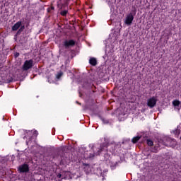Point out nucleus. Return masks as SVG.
<instances>
[{
  "label": "nucleus",
  "mask_w": 181,
  "mask_h": 181,
  "mask_svg": "<svg viewBox=\"0 0 181 181\" xmlns=\"http://www.w3.org/2000/svg\"><path fill=\"white\" fill-rule=\"evenodd\" d=\"M139 139H141V137L140 136H136V137H134L132 139V142L133 144H136V142H138V140Z\"/></svg>",
  "instance_id": "obj_12"
},
{
  "label": "nucleus",
  "mask_w": 181,
  "mask_h": 181,
  "mask_svg": "<svg viewBox=\"0 0 181 181\" xmlns=\"http://www.w3.org/2000/svg\"><path fill=\"white\" fill-rule=\"evenodd\" d=\"M180 105V101L175 100L173 102V105H174V107H179V105Z\"/></svg>",
  "instance_id": "obj_9"
},
{
  "label": "nucleus",
  "mask_w": 181,
  "mask_h": 181,
  "mask_svg": "<svg viewBox=\"0 0 181 181\" xmlns=\"http://www.w3.org/2000/svg\"><path fill=\"white\" fill-rule=\"evenodd\" d=\"M171 141H172V139H170V138L165 137V138H164V139L163 141V145H165V146H169V145H170Z\"/></svg>",
  "instance_id": "obj_6"
},
{
  "label": "nucleus",
  "mask_w": 181,
  "mask_h": 181,
  "mask_svg": "<svg viewBox=\"0 0 181 181\" xmlns=\"http://www.w3.org/2000/svg\"><path fill=\"white\" fill-rule=\"evenodd\" d=\"M63 179H71V177H70V173L66 172L65 176L63 177Z\"/></svg>",
  "instance_id": "obj_11"
},
{
  "label": "nucleus",
  "mask_w": 181,
  "mask_h": 181,
  "mask_svg": "<svg viewBox=\"0 0 181 181\" xmlns=\"http://www.w3.org/2000/svg\"><path fill=\"white\" fill-rule=\"evenodd\" d=\"M18 170L21 173H25V172H28V170H29V165H28L27 164H23L22 165H20L18 168Z\"/></svg>",
  "instance_id": "obj_5"
},
{
  "label": "nucleus",
  "mask_w": 181,
  "mask_h": 181,
  "mask_svg": "<svg viewBox=\"0 0 181 181\" xmlns=\"http://www.w3.org/2000/svg\"><path fill=\"white\" fill-rule=\"evenodd\" d=\"M74 45H76V41L73 40H65L64 42V46L66 47V49H69V47L74 46Z\"/></svg>",
  "instance_id": "obj_4"
},
{
  "label": "nucleus",
  "mask_w": 181,
  "mask_h": 181,
  "mask_svg": "<svg viewBox=\"0 0 181 181\" xmlns=\"http://www.w3.org/2000/svg\"><path fill=\"white\" fill-rule=\"evenodd\" d=\"M156 98L153 97L147 100V105L150 107V108H153L156 105Z\"/></svg>",
  "instance_id": "obj_3"
},
{
  "label": "nucleus",
  "mask_w": 181,
  "mask_h": 181,
  "mask_svg": "<svg viewBox=\"0 0 181 181\" xmlns=\"http://www.w3.org/2000/svg\"><path fill=\"white\" fill-rule=\"evenodd\" d=\"M89 63L92 66H95V64H97V59H95V58H90L89 60Z\"/></svg>",
  "instance_id": "obj_8"
},
{
  "label": "nucleus",
  "mask_w": 181,
  "mask_h": 181,
  "mask_svg": "<svg viewBox=\"0 0 181 181\" xmlns=\"http://www.w3.org/2000/svg\"><path fill=\"white\" fill-rule=\"evenodd\" d=\"M23 29H25V26H21V28L18 30V33L19 32H22V30H23Z\"/></svg>",
  "instance_id": "obj_16"
},
{
  "label": "nucleus",
  "mask_w": 181,
  "mask_h": 181,
  "mask_svg": "<svg viewBox=\"0 0 181 181\" xmlns=\"http://www.w3.org/2000/svg\"><path fill=\"white\" fill-rule=\"evenodd\" d=\"M62 174H58V175H57L58 179H60V177H62Z\"/></svg>",
  "instance_id": "obj_19"
},
{
  "label": "nucleus",
  "mask_w": 181,
  "mask_h": 181,
  "mask_svg": "<svg viewBox=\"0 0 181 181\" xmlns=\"http://www.w3.org/2000/svg\"><path fill=\"white\" fill-rule=\"evenodd\" d=\"M146 142H147V145H148V146H153V141H152V140L147 139Z\"/></svg>",
  "instance_id": "obj_13"
},
{
  "label": "nucleus",
  "mask_w": 181,
  "mask_h": 181,
  "mask_svg": "<svg viewBox=\"0 0 181 181\" xmlns=\"http://www.w3.org/2000/svg\"><path fill=\"white\" fill-rule=\"evenodd\" d=\"M62 73L59 74L57 76V78H60V77H62Z\"/></svg>",
  "instance_id": "obj_18"
},
{
  "label": "nucleus",
  "mask_w": 181,
  "mask_h": 181,
  "mask_svg": "<svg viewBox=\"0 0 181 181\" xmlns=\"http://www.w3.org/2000/svg\"><path fill=\"white\" fill-rule=\"evenodd\" d=\"M27 134H28V135H31V134H32V132L28 131V132H27Z\"/></svg>",
  "instance_id": "obj_20"
},
{
  "label": "nucleus",
  "mask_w": 181,
  "mask_h": 181,
  "mask_svg": "<svg viewBox=\"0 0 181 181\" xmlns=\"http://www.w3.org/2000/svg\"><path fill=\"white\" fill-rule=\"evenodd\" d=\"M33 135H34L35 136H37V131H36V130L33 131Z\"/></svg>",
  "instance_id": "obj_17"
},
{
  "label": "nucleus",
  "mask_w": 181,
  "mask_h": 181,
  "mask_svg": "<svg viewBox=\"0 0 181 181\" xmlns=\"http://www.w3.org/2000/svg\"><path fill=\"white\" fill-rule=\"evenodd\" d=\"M90 158H94V156H90Z\"/></svg>",
  "instance_id": "obj_23"
},
{
  "label": "nucleus",
  "mask_w": 181,
  "mask_h": 181,
  "mask_svg": "<svg viewBox=\"0 0 181 181\" xmlns=\"http://www.w3.org/2000/svg\"><path fill=\"white\" fill-rule=\"evenodd\" d=\"M61 15H62V16H66V15H67V10L62 11Z\"/></svg>",
  "instance_id": "obj_14"
},
{
  "label": "nucleus",
  "mask_w": 181,
  "mask_h": 181,
  "mask_svg": "<svg viewBox=\"0 0 181 181\" xmlns=\"http://www.w3.org/2000/svg\"><path fill=\"white\" fill-rule=\"evenodd\" d=\"M33 67V60H26L23 65V70H29V69H32Z\"/></svg>",
  "instance_id": "obj_1"
},
{
  "label": "nucleus",
  "mask_w": 181,
  "mask_h": 181,
  "mask_svg": "<svg viewBox=\"0 0 181 181\" xmlns=\"http://www.w3.org/2000/svg\"><path fill=\"white\" fill-rule=\"evenodd\" d=\"M25 138H29V136H24V139Z\"/></svg>",
  "instance_id": "obj_22"
},
{
  "label": "nucleus",
  "mask_w": 181,
  "mask_h": 181,
  "mask_svg": "<svg viewBox=\"0 0 181 181\" xmlns=\"http://www.w3.org/2000/svg\"><path fill=\"white\" fill-rule=\"evenodd\" d=\"M133 21H134V16L132 15V13H129L127 16L124 20V23L128 26H130V25L132 24Z\"/></svg>",
  "instance_id": "obj_2"
},
{
  "label": "nucleus",
  "mask_w": 181,
  "mask_h": 181,
  "mask_svg": "<svg viewBox=\"0 0 181 181\" xmlns=\"http://www.w3.org/2000/svg\"><path fill=\"white\" fill-rule=\"evenodd\" d=\"M103 151V146H100V148L98 150V152L94 153V156H97L98 155H100Z\"/></svg>",
  "instance_id": "obj_10"
},
{
  "label": "nucleus",
  "mask_w": 181,
  "mask_h": 181,
  "mask_svg": "<svg viewBox=\"0 0 181 181\" xmlns=\"http://www.w3.org/2000/svg\"><path fill=\"white\" fill-rule=\"evenodd\" d=\"M51 9H54V7H51Z\"/></svg>",
  "instance_id": "obj_24"
},
{
  "label": "nucleus",
  "mask_w": 181,
  "mask_h": 181,
  "mask_svg": "<svg viewBox=\"0 0 181 181\" xmlns=\"http://www.w3.org/2000/svg\"><path fill=\"white\" fill-rule=\"evenodd\" d=\"M18 56H19V53L16 54V57H18Z\"/></svg>",
  "instance_id": "obj_21"
},
{
  "label": "nucleus",
  "mask_w": 181,
  "mask_h": 181,
  "mask_svg": "<svg viewBox=\"0 0 181 181\" xmlns=\"http://www.w3.org/2000/svg\"><path fill=\"white\" fill-rule=\"evenodd\" d=\"M152 152H153L154 153H156V152H158V147H154V148L152 150Z\"/></svg>",
  "instance_id": "obj_15"
},
{
  "label": "nucleus",
  "mask_w": 181,
  "mask_h": 181,
  "mask_svg": "<svg viewBox=\"0 0 181 181\" xmlns=\"http://www.w3.org/2000/svg\"><path fill=\"white\" fill-rule=\"evenodd\" d=\"M22 25V22L18 21L12 27V30L15 31L17 30L19 28H21V25Z\"/></svg>",
  "instance_id": "obj_7"
}]
</instances>
